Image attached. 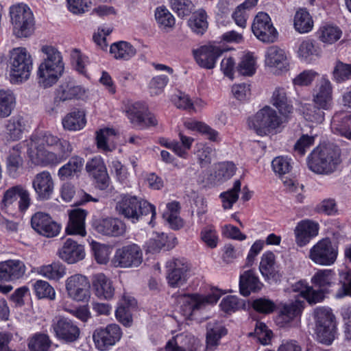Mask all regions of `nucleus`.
Listing matches in <instances>:
<instances>
[{
  "instance_id": "f257e3e1",
  "label": "nucleus",
  "mask_w": 351,
  "mask_h": 351,
  "mask_svg": "<svg viewBox=\"0 0 351 351\" xmlns=\"http://www.w3.org/2000/svg\"><path fill=\"white\" fill-rule=\"evenodd\" d=\"M69 141L49 132L31 135L27 143V155L32 164L41 167H54L62 163L73 152Z\"/></svg>"
},
{
  "instance_id": "f03ea898",
  "label": "nucleus",
  "mask_w": 351,
  "mask_h": 351,
  "mask_svg": "<svg viewBox=\"0 0 351 351\" xmlns=\"http://www.w3.org/2000/svg\"><path fill=\"white\" fill-rule=\"evenodd\" d=\"M311 95L313 105L304 106V117L308 121L322 123L325 117L324 110H330L333 106V86L326 76L322 77L317 82Z\"/></svg>"
},
{
  "instance_id": "7ed1b4c3",
  "label": "nucleus",
  "mask_w": 351,
  "mask_h": 351,
  "mask_svg": "<svg viewBox=\"0 0 351 351\" xmlns=\"http://www.w3.org/2000/svg\"><path fill=\"white\" fill-rule=\"evenodd\" d=\"M43 60L37 70L38 83L40 87L47 88L54 85L62 75L64 64L61 52L51 45H44L41 48Z\"/></svg>"
},
{
  "instance_id": "20e7f679",
  "label": "nucleus",
  "mask_w": 351,
  "mask_h": 351,
  "mask_svg": "<svg viewBox=\"0 0 351 351\" xmlns=\"http://www.w3.org/2000/svg\"><path fill=\"white\" fill-rule=\"evenodd\" d=\"M115 209L119 215L132 223H136L143 216L151 214V219L148 223L154 226V219L156 215V207L147 200L134 195L121 194L117 199Z\"/></svg>"
},
{
  "instance_id": "39448f33",
  "label": "nucleus",
  "mask_w": 351,
  "mask_h": 351,
  "mask_svg": "<svg viewBox=\"0 0 351 351\" xmlns=\"http://www.w3.org/2000/svg\"><path fill=\"white\" fill-rule=\"evenodd\" d=\"M340 155V149L335 145L317 147L308 157V167L317 174L331 173L341 162Z\"/></svg>"
},
{
  "instance_id": "423d86ee",
  "label": "nucleus",
  "mask_w": 351,
  "mask_h": 351,
  "mask_svg": "<svg viewBox=\"0 0 351 351\" xmlns=\"http://www.w3.org/2000/svg\"><path fill=\"white\" fill-rule=\"evenodd\" d=\"M9 74L14 83L27 80L33 69V60L31 54L25 47H15L10 51L8 61Z\"/></svg>"
},
{
  "instance_id": "0eeeda50",
  "label": "nucleus",
  "mask_w": 351,
  "mask_h": 351,
  "mask_svg": "<svg viewBox=\"0 0 351 351\" xmlns=\"http://www.w3.org/2000/svg\"><path fill=\"white\" fill-rule=\"evenodd\" d=\"M10 22L13 34L18 38H27L34 30V18L29 7L23 3H18L10 7Z\"/></svg>"
},
{
  "instance_id": "6e6552de",
  "label": "nucleus",
  "mask_w": 351,
  "mask_h": 351,
  "mask_svg": "<svg viewBox=\"0 0 351 351\" xmlns=\"http://www.w3.org/2000/svg\"><path fill=\"white\" fill-rule=\"evenodd\" d=\"M223 293L221 290L213 288L206 295H184L180 298V312L185 318L190 319L197 311L205 308L207 305L216 304Z\"/></svg>"
},
{
  "instance_id": "1a4fd4ad",
  "label": "nucleus",
  "mask_w": 351,
  "mask_h": 351,
  "mask_svg": "<svg viewBox=\"0 0 351 351\" xmlns=\"http://www.w3.org/2000/svg\"><path fill=\"white\" fill-rule=\"evenodd\" d=\"M249 127L260 136L271 133L281 123V119L276 110L269 106H265L258 110L247 121Z\"/></svg>"
},
{
  "instance_id": "9d476101",
  "label": "nucleus",
  "mask_w": 351,
  "mask_h": 351,
  "mask_svg": "<svg viewBox=\"0 0 351 351\" xmlns=\"http://www.w3.org/2000/svg\"><path fill=\"white\" fill-rule=\"evenodd\" d=\"M315 331L317 340L324 344L330 345L335 338L334 315L330 308L317 307L314 311Z\"/></svg>"
},
{
  "instance_id": "9b49d317",
  "label": "nucleus",
  "mask_w": 351,
  "mask_h": 351,
  "mask_svg": "<svg viewBox=\"0 0 351 351\" xmlns=\"http://www.w3.org/2000/svg\"><path fill=\"white\" fill-rule=\"evenodd\" d=\"M50 332L58 341L71 343L80 337L81 330L75 322L64 316H56L51 320Z\"/></svg>"
},
{
  "instance_id": "f8f14e48",
  "label": "nucleus",
  "mask_w": 351,
  "mask_h": 351,
  "mask_svg": "<svg viewBox=\"0 0 351 351\" xmlns=\"http://www.w3.org/2000/svg\"><path fill=\"white\" fill-rule=\"evenodd\" d=\"M338 256V248L329 239H323L315 244L309 251V258L315 264L330 266Z\"/></svg>"
},
{
  "instance_id": "ddd939ff",
  "label": "nucleus",
  "mask_w": 351,
  "mask_h": 351,
  "mask_svg": "<svg viewBox=\"0 0 351 351\" xmlns=\"http://www.w3.org/2000/svg\"><path fill=\"white\" fill-rule=\"evenodd\" d=\"M64 285L66 295L71 300L81 302L90 298V282L86 276L73 274L66 278Z\"/></svg>"
},
{
  "instance_id": "4468645a",
  "label": "nucleus",
  "mask_w": 351,
  "mask_h": 351,
  "mask_svg": "<svg viewBox=\"0 0 351 351\" xmlns=\"http://www.w3.org/2000/svg\"><path fill=\"white\" fill-rule=\"evenodd\" d=\"M142 262L143 252L134 243L117 249L112 258L113 265L122 268L137 267Z\"/></svg>"
},
{
  "instance_id": "2eb2a0df",
  "label": "nucleus",
  "mask_w": 351,
  "mask_h": 351,
  "mask_svg": "<svg viewBox=\"0 0 351 351\" xmlns=\"http://www.w3.org/2000/svg\"><path fill=\"white\" fill-rule=\"evenodd\" d=\"M264 63L270 72L276 75L282 74L289 69L287 53L276 45L269 47L265 52Z\"/></svg>"
},
{
  "instance_id": "dca6fc26",
  "label": "nucleus",
  "mask_w": 351,
  "mask_h": 351,
  "mask_svg": "<svg viewBox=\"0 0 351 351\" xmlns=\"http://www.w3.org/2000/svg\"><path fill=\"white\" fill-rule=\"evenodd\" d=\"M124 111L128 119L134 125L148 127L157 124L156 117L149 112L146 106L141 102L128 104Z\"/></svg>"
},
{
  "instance_id": "f3484780",
  "label": "nucleus",
  "mask_w": 351,
  "mask_h": 351,
  "mask_svg": "<svg viewBox=\"0 0 351 351\" xmlns=\"http://www.w3.org/2000/svg\"><path fill=\"white\" fill-rule=\"evenodd\" d=\"M254 36L263 43H274L278 35L269 16L265 12H259L252 25Z\"/></svg>"
},
{
  "instance_id": "a211bd4d",
  "label": "nucleus",
  "mask_w": 351,
  "mask_h": 351,
  "mask_svg": "<svg viewBox=\"0 0 351 351\" xmlns=\"http://www.w3.org/2000/svg\"><path fill=\"white\" fill-rule=\"evenodd\" d=\"M120 327L115 324L108 325L105 328L96 329L93 335L95 347L99 350H106L115 345L121 338Z\"/></svg>"
},
{
  "instance_id": "6ab92c4d",
  "label": "nucleus",
  "mask_w": 351,
  "mask_h": 351,
  "mask_svg": "<svg viewBox=\"0 0 351 351\" xmlns=\"http://www.w3.org/2000/svg\"><path fill=\"white\" fill-rule=\"evenodd\" d=\"M32 228L39 234L46 237H56L60 232L61 226L49 215L37 212L31 219Z\"/></svg>"
},
{
  "instance_id": "aec40b11",
  "label": "nucleus",
  "mask_w": 351,
  "mask_h": 351,
  "mask_svg": "<svg viewBox=\"0 0 351 351\" xmlns=\"http://www.w3.org/2000/svg\"><path fill=\"white\" fill-rule=\"evenodd\" d=\"M167 280L171 287H178L187 279L189 266L184 259L175 258L167 263Z\"/></svg>"
},
{
  "instance_id": "412c9836",
  "label": "nucleus",
  "mask_w": 351,
  "mask_h": 351,
  "mask_svg": "<svg viewBox=\"0 0 351 351\" xmlns=\"http://www.w3.org/2000/svg\"><path fill=\"white\" fill-rule=\"evenodd\" d=\"M29 128L30 125L27 117L16 114L6 121L3 137L7 141H19Z\"/></svg>"
},
{
  "instance_id": "4be33fe9",
  "label": "nucleus",
  "mask_w": 351,
  "mask_h": 351,
  "mask_svg": "<svg viewBox=\"0 0 351 351\" xmlns=\"http://www.w3.org/2000/svg\"><path fill=\"white\" fill-rule=\"evenodd\" d=\"M86 170L95 180L97 187L101 190L108 188L110 178L101 157L95 156L88 160L86 164Z\"/></svg>"
},
{
  "instance_id": "5701e85b",
  "label": "nucleus",
  "mask_w": 351,
  "mask_h": 351,
  "mask_svg": "<svg viewBox=\"0 0 351 351\" xmlns=\"http://www.w3.org/2000/svg\"><path fill=\"white\" fill-rule=\"evenodd\" d=\"M59 258L68 264H75L86 256L84 245L72 239H67L58 251Z\"/></svg>"
},
{
  "instance_id": "b1692460",
  "label": "nucleus",
  "mask_w": 351,
  "mask_h": 351,
  "mask_svg": "<svg viewBox=\"0 0 351 351\" xmlns=\"http://www.w3.org/2000/svg\"><path fill=\"white\" fill-rule=\"evenodd\" d=\"M224 50L219 47L204 45L193 51L197 63L203 68L211 69L215 67L217 58Z\"/></svg>"
},
{
  "instance_id": "393cba45",
  "label": "nucleus",
  "mask_w": 351,
  "mask_h": 351,
  "mask_svg": "<svg viewBox=\"0 0 351 351\" xmlns=\"http://www.w3.org/2000/svg\"><path fill=\"white\" fill-rule=\"evenodd\" d=\"M199 341L191 333H180L169 339L165 351H197Z\"/></svg>"
},
{
  "instance_id": "a878e982",
  "label": "nucleus",
  "mask_w": 351,
  "mask_h": 351,
  "mask_svg": "<svg viewBox=\"0 0 351 351\" xmlns=\"http://www.w3.org/2000/svg\"><path fill=\"white\" fill-rule=\"evenodd\" d=\"M25 263L20 260H8L0 263V280L13 281L22 278L26 272Z\"/></svg>"
},
{
  "instance_id": "bb28decb",
  "label": "nucleus",
  "mask_w": 351,
  "mask_h": 351,
  "mask_svg": "<svg viewBox=\"0 0 351 351\" xmlns=\"http://www.w3.org/2000/svg\"><path fill=\"white\" fill-rule=\"evenodd\" d=\"M32 186L40 199H49L54 189L51 174L48 171L37 173L32 180Z\"/></svg>"
},
{
  "instance_id": "cd10ccee",
  "label": "nucleus",
  "mask_w": 351,
  "mask_h": 351,
  "mask_svg": "<svg viewBox=\"0 0 351 351\" xmlns=\"http://www.w3.org/2000/svg\"><path fill=\"white\" fill-rule=\"evenodd\" d=\"M318 223L309 219L300 221L294 230L296 243L300 247L306 245L311 239L318 234Z\"/></svg>"
},
{
  "instance_id": "c85d7f7f",
  "label": "nucleus",
  "mask_w": 351,
  "mask_h": 351,
  "mask_svg": "<svg viewBox=\"0 0 351 351\" xmlns=\"http://www.w3.org/2000/svg\"><path fill=\"white\" fill-rule=\"evenodd\" d=\"M95 230L104 235L119 237L125 232V224L117 218H105L95 221Z\"/></svg>"
},
{
  "instance_id": "c756f323",
  "label": "nucleus",
  "mask_w": 351,
  "mask_h": 351,
  "mask_svg": "<svg viewBox=\"0 0 351 351\" xmlns=\"http://www.w3.org/2000/svg\"><path fill=\"white\" fill-rule=\"evenodd\" d=\"M296 54L301 61L311 63L320 56L321 49L313 39L305 38L298 42Z\"/></svg>"
},
{
  "instance_id": "7c9ffc66",
  "label": "nucleus",
  "mask_w": 351,
  "mask_h": 351,
  "mask_svg": "<svg viewBox=\"0 0 351 351\" xmlns=\"http://www.w3.org/2000/svg\"><path fill=\"white\" fill-rule=\"evenodd\" d=\"M87 213L86 210L77 208L69 213V220L66 227V232L70 235H79L82 237L86 234L85 219Z\"/></svg>"
},
{
  "instance_id": "2f4dec72",
  "label": "nucleus",
  "mask_w": 351,
  "mask_h": 351,
  "mask_svg": "<svg viewBox=\"0 0 351 351\" xmlns=\"http://www.w3.org/2000/svg\"><path fill=\"white\" fill-rule=\"evenodd\" d=\"M92 285L95 295L99 299L110 300L114 295L111 280L102 273L93 276Z\"/></svg>"
},
{
  "instance_id": "473e14b6",
  "label": "nucleus",
  "mask_w": 351,
  "mask_h": 351,
  "mask_svg": "<svg viewBox=\"0 0 351 351\" xmlns=\"http://www.w3.org/2000/svg\"><path fill=\"white\" fill-rule=\"evenodd\" d=\"M206 351H215L222 337L227 334V330L221 323L210 322L207 324Z\"/></svg>"
},
{
  "instance_id": "72a5a7b5",
  "label": "nucleus",
  "mask_w": 351,
  "mask_h": 351,
  "mask_svg": "<svg viewBox=\"0 0 351 351\" xmlns=\"http://www.w3.org/2000/svg\"><path fill=\"white\" fill-rule=\"evenodd\" d=\"M343 35L341 29L337 25L324 23L318 28L316 36L318 40L325 45H332L337 43Z\"/></svg>"
},
{
  "instance_id": "f704fd0d",
  "label": "nucleus",
  "mask_w": 351,
  "mask_h": 351,
  "mask_svg": "<svg viewBox=\"0 0 351 351\" xmlns=\"http://www.w3.org/2000/svg\"><path fill=\"white\" fill-rule=\"evenodd\" d=\"M262 286V283L254 270L245 271L240 275L239 289L242 295L248 296L251 292L261 290Z\"/></svg>"
},
{
  "instance_id": "c9c22d12",
  "label": "nucleus",
  "mask_w": 351,
  "mask_h": 351,
  "mask_svg": "<svg viewBox=\"0 0 351 351\" xmlns=\"http://www.w3.org/2000/svg\"><path fill=\"white\" fill-rule=\"evenodd\" d=\"M84 160L78 156L71 157L58 171V176L61 180H66L77 177L81 172Z\"/></svg>"
},
{
  "instance_id": "e433bc0d",
  "label": "nucleus",
  "mask_w": 351,
  "mask_h": 351,
  "mask_svg": "<svg viewBox=\"0 0 351 351\" xmlns=\"http://www.w3.org/2000/svg\"><path fill=\"white\" fill-rule=\"evenodd\" d=\"M36 272L48 280L59 281L66 275V268L60 262H53L37 267Z\"/></svg>"
},
{
  "instance_id": "4c0bfd02",
  "label": "nucleus",
  "mask_w": 351,
  "mask_h": 351,
  "mask_svg": "<svg viewBox=\"0 0 351 351\" xmlns=\"http://www.w3.org/2000/svg\"><path fill=\"white\" fill-rule=\"evenodd\" d=\"M110 53L117 60L128 61L135 56L136 49L130 43L121 40L110 45Z\"/></svg>"
},
{
  "instance_id": "58836bf2",
  "label": "nucleus",
  "mask_w": 351,
  "mask_h": 351,
  "mask_svg": "<svg viewBox=\"0 0 351 351\" xmlns=\"http://www.w3.org/2000/svg\"><path fill=\"white\" fill-rule=\"evenodd\" d=\"M303 308L304 302L300 300L284 304L280 309L278 319L285 324H289L300 316Z\"/></svg>"
},
{
  "instance_id": "ea45409f",
  "label": "nucleus",
  "mask_w": 351,
  "mask_h": 351,
  "mask_svg": "<svg viewBox=\"0 0 351 351\" xmlns=\"http://www.w3.org/2000/svg\"><path fill=\"white\" fill-rule=\"evenodd\" d=\"M271 104L275 106L282 115H287L292 112L293 106L288 98L285 88L277 87L274 90L271 97Z\"/></svg>"
},
{
  "instance_id": "a19ab883",
  "label": "nucleus",
  "mask_w": 351,
  "mask_h": 351,
  "mask_svg": "<svg viewBox=\"0 0 351 351\" xmlns=\"http://www.w3.org/2000/svg\"><path fill=\"white\" fill-rule=\"evenodd\" d=\"M314 22L311 15L306 9L298 10L293 17V27L300 34H307L312 31Z\"/></svg>"
},
{
  "instance_id": "79ce46f5",
  "label": "nucleus",
  "mask_w": 351,
  "mask_h": 351,
  "mask_svg": "<svg viewBox=\"0 0 351 351\" xmlns=\"http://www.w3.org/2000/svg\"><path fill=\"white\" fill-rule=\"evenodd\" d=\"M115 135V131L110 128H104L97 131L96 142L98 149L104 152H112L114 149V138Z\"/></svg>"
},
{
  "instance_id": "37998d69",
  "label": "nucleus",
  "mask_w": 351,
  "mask_h": 351,
  "mask_svg": "<svg viewBox=\"0 0 351 351\" xmlns=\"http://www.w3.org/2000/svg\"><path fill=\"white\" fill-rule=\"evenodd\" d=\"M86 120L82 110H75L66 114L62 119V125L65 130L77 131L84 128Z\"/></svg>"
},
{
  "instance_id": "c03bdc74",
  "label": "nucleus",
  "mask_w": 351,
  "mask_h": 351,
  "mask_svg": "<svg viewBox=\"0 0 351 351\" xmlns=\"http://www.w3.org/2000/svg\"><path fill=\"white\" fill-rule=\"evenodd\" d=\"M293 291L306 299L310 304H315L323 300V293L316 291L312 287L308 286L304 282L299 281L293 285Z\"/></svg>"
},
{
  "instance_id": "a18cd8bd",
  "label": "nucleus",
  "mask_w": 351,
  "mask_h": 351,
  "mask_svg": "<svg viewBox=\"0 0 351 351\" xmlns=\"http://www.w3.org/2000/svg\"><path fill=\"white\" fill-rule=\"evenodd\" d=\"M167 210L164 212L162 216L165 221L172 229L178 230L183 225V221L179 216L180 205L178 202L173 201L169 202L166 206Z\"/></svg>"
},
{
  "instance_id": "49530a36",
  "label": "nucleus",
  "mask_w": 351,
  "mask_h": 351,
  "mask_svg": "<svg viewBox=\"0 0 351 351\" xmlns=\"http://www.w3.org/2000/svg\"><path fill=\"white\" fill-rule=\"evenodd\" d=\"M335 274L331 269H320L312 277L313 284L319 288L316 291L323 293V298L328 289L333 283Z\"/></svg>"
},
{
  "instance_id": "de8ad7c7",
  "label": "nucleus",
  "mask_w": 351,
  "mask_h": 351,
  "mask_svg": "<svg viewBox=\"0 0 351 351\" xmlns=\"http://www.w3.org/2000/svg\"><path fill=\"white\" fill-rule=\"evenodd\" d=\"M16 105V97L10 89L0 90V117H9Z\"/></svg>"
},
{
  "instance_id": "09e8293b",
  "label": "nucleus",
  "mask_w": 351,
  "mask_h": 351,
  "mask_svg": "<svg viewBox=\"0 0 351 351\" xmlns=\"http://www.w3.org/2000/svg\"><path fill=\"white\" fill-rule=\"evenodd\" d=\"M53 342L47 334L36 332L28 339L30 351H50Z\"/></svg>"
},
{
  "instance_id": "8fccbe9b",
  "label": "nucleus",
  "mask_w": 351,
  "mask_h": 351,
  "mask_svg": "<svg viewBox=\"0 0 351 351\" xmlns=\"http://www.w3.org/2000/svg\"><path fill=\"white\" fill-rule=\"evenodd\" d=\"M84 93L83 88L76 85L73 82L62 84L57 94V98L61 101H66L81 97Z\"/></svg>"
},
{
  "instance_id": "3c124183",
  "label": "nucleus",
  "mask_w": 351,
  "mask_h": 351,
  "mask_svg": "<svg viewBox=\"0 0 351 351\" xmlns=\"http://www.w3.org/2000/svg\"><path fill=\"white\" fill-rule=\"evenodd\" d=\"M19 146L13 147L7 159V170L10 176L16 178L23 167V160L20 154Z\"/></svg>"
},
{
  "instance_id": "603ef678",
  "label": "nucleus",
  "mask_w": 351,
  "mask_h": 351,
  "mask_svg": "<svg viewBox=\"0 0 351 351\" xmlns=\"http://www.w3.org/2000/svg\"><path fill=\"white\" fill-rule=\"evenodd\" d=\"M155 19L162 29L171 28L175 25V18L165 6H159L155 10Z\"/></svg>"
},
{
  "instance_id": "864d4df0",
  "label": "nucleus",
  "mask_w": 351,
  "mask_h": 351,
  "mask_svg": "<svg viewBox=\"0 0 351 351\" xmlns=\"http://www.w3.org/2000/svg\"><path fill=\"white\" fill-rule=\"evenodd\" d=\"M190 28L198 34H202L208 27L207 14L204 10H197L189 21Z\"/></svg>"
},
{
  "instance_id": "5fc2aeb1",
  "label": "nucleus",
  "mask_w": 351,
  "mask_h": 351,
  "mask_svg": "<svg viewBox=\"0 0 351 351\" xmlns=\"http://www.w3.org/2000/svg\"><path fill=\"white\" fill-rule=\"evenodd\" d=\"M256 68V58L253 53L248 52L242 56L237 69L243 75L252 76L255 73Z\"/></svg>"
},
{
  "instance_id": "6e6d98bb",
  "label": "nucleus",
  "mask_w": 351,
  "mask_h": 351,
  "mask_svg": "<svg viewBox=\"0 0 351 351\" xmlns=\"http://www.w3.org/2000/svg\"><path fill=\"white\" fill-rule=\"evenodd\" d=\"M241 186L240 180H236L232 189L220 194L219 197L221 199L222 206L224 209H230L237 201L241 191Z\"/></svg>"
},
{
  "instance_id": "4d7b16f0",
  "label": "nucleus",
  "mask_w": 351,
  "mask_h": 351,
  "mask_svg": "<svg viewBox=\"0 0 351 351\" xmlns=\"http://www.w3.org/2000/svg\"><path fill=\"white\" fill-rule=\"evenodd\" d=\"M350 130V114L339 112L335 114L331 121V130L334 133L346 137L343 129Z\"/></svg>"
},
{
  "instance_id": "13d9d810",
  "label": "nucleus",
  "mask_w": 351,
  "mask_h": 351,
  "mask_svg": "<svg viewBox=\"0 0 351 351\" xmlns=\"http://www.w3.org/2000/svg\"><path fill=\"white\" fill-rule=\"evenodd\" d=\"M184 125L189 130H196L206 135L208 139L210 141H217L218 140V132L202 122L189 121L184 123Z\"/></svg>"
},
{
  "instance_id": "bf43d9fd",
  "label": "nucleus",
  "mask_w": 351,
  "mask_h": 351,
  "mask_svg": "<svg viewBox=\"0 0 351 351\" xmlns=\"http://www.w3.org/2000/svg\"><path fill=\"white\" fill-rule=\"evenodd\" d=\"M36 295L39 299L47 298L53 300L56 298V291L53 287L47 281L37 280L33 286Z\"/></svg>"
},
{
  "instance_id": "052dcab7",
  "label": "nucleus",
  "mask_w": 351,
  "mask_h": 351,
  "mask_svg": "<svg viewBox=\"0 0 351 351\" xmlns=\"http://www.w3.org/2000/svg\"><path fill=\"white\" fill-rule=\"evenodd\" d=\"M194 154L199 165L204 167L211 162L213 156V149L206 144L197 143L195 145Z\"/></svg>"
},
{
  "instance_id": "680f3d73",
  "label": "nucleus",
  "mask_w": 351,
  "mask_h": 351,
  "mask_svg": "<svg viewBox=\"0 0 351 351\" xmlns=\"http://www.w3.org/2000/svg\"><path fill=\"white\" fill-rule=\"evenodd\" d=\"M332 79L337 83L351 80V64L337 61L332 71Z\"/></svg>"
},
{
  "instance_id": "e2e57ef3",
  "label": "nucleus",
  "mask_w": 351,
  "mask_h": 351,
  "mask_svg": "<svg viewBox=\"0 0 351 351\" xmlns=\"http://www.w3.org/2000/svg\"><path fill=\"white\" fill-rule=\"evenodd\" d=\"M22 186L21 185H16L9 188L4 192L0 204V208L2 210H5V212L9 211L10 208L13 206V204L16 203L21 193L19 191H21Z\"/></svg>"
},
{
  "instance_id": "0e129e2a",
  "label": "nucleus",
  "mask_w": 351,
  "mask_h": 351,
  "mask_svg": "<svg viewBox=\"0 0 351 351\" xmlns=\"http://www.w3.org/2000/svg\"><path fill=\"white\" fill-rule=\"evenodd\" d=\"M259 269L262 275L269 278L273 276L276 271L275 255L271 252H267L262 256Z\"/></svg>"
},
{
  "instance_id": "69168bd1",
  "label": "nucleus",
  "mask_w": 351,
  "mask_h": 351,
  "mask_svg": "<svg viewBox=\"0 0 351 351\" xmlns=\"http://www.w3.org/2000/svg\"><path fill=\"white\" fill-rule=\"evenodd\" d=\"M169 82V77L165 75L154 77L149 82L148 89L152 96L161 94Z\"/></svg>"
},
{
  "instance_id": "338daca9",
  "label": "nucleus",
  "mask_w": 351,
  "mask_h": 351,
  "mask_svg": "<svg viewBox=\"0 0 351 351\" xmlns=\"http://www.w3.org/2000/svg\"><path fill=\"white\" fill-rule=\"evenodd\" d=\"M172 10L180 17L189 15L194 8L191 0H170Z\"/></svg>"
},
{
  "instance_id": "774afa93",
  "label": "nucleus",
  "mask_w": 351,
  "mask_h": 351,
  "mask_svg": "<svg viewBox=\"0 0 351 351\" xmlns=\"http://www.w3.org/2000/svg\"><path fill=\"white\" fill-rule=\"evenodd\" d=\"M200 239L208 247L215 248L219 237L216 230L213 226H206L200 232Z\"/></svg>"
}]
</instances>
